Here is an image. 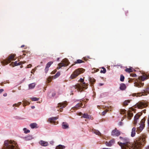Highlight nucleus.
Masks as SVG:
<instances>
[{
    "mask_svg": "<svg viewBox=\"0 0 149 149\" xmlns=\"http://www.w3.org/2000/svg\"><path fill=\"white\" fill-rule=\"evenodd\" d=\"M3 149H19L18 145L15 141L6 140L4 142Z\"/></svg>",
    "mask_w": 149,
    "mask_h": 149,
    "instance_id": "1",
    "label": "nucleus"
},
{
    "mask_svg": "<svg viewBox=\"0 0 149 149\" xmlns=\"http://www.w3.org/2000/svg\"><path fill=\"white\" fill-rule=\"evenodd\" d=\"M84 70L82 68H79L75 70L70 77V79H73L77 77L81 73H83Z\"/></svg>",
    "mask_w": 149,
    "mask_h": 149,
    "instance_id": "2",
    "label": "nucleus"
},
{
    "mask_svg": "<svg viewBox=\"0 0 149 149\" xmlns=\"http://www.w3.org/2000/svg\"><path fill=\"white\" fill-rule=\"evenodd\" d=\"M15 55L11 54L8 57L7 59L6 60H4L1 62L2 64L5 65L10 63L12 61L14 60V57Z\"/></svg>",
    "mask_w": 149,
    "mask_h": 149,
    "instance_id": "3",
    "label": "nucleus"
},
{
    "mask_svg": "<svg viewBox=\"0 0 149 149\" xmlns=\"http://www.w3.org/2000/svg\"><path fill=\"white\" fill-rule=\"evenodd\" d=\"M123 144L125 145L127 148H129L130 149H132V143L130 142V139L127 138H124L123 141Z\"/></svg>",
    "mask_w": 149,
    "mask_h": 149,
    "instance_id": "4",
    "label": "nucleus"
},
{
    "mask_svg": "<svg viewBox=\"0 0 149 149\" xmlns=\"http://www.w3.org/2000/svg\"><path fill=\"white\" fill-rule=\"evenodd\" d=\"M145 120L144 118H143L141 120L140 123L139 124V126L137 128V130L136 131V132H140L143 130L145 127Z\"/></svg>",
    "mask_w": 149,
    "mask_h": 149,
    "instance_id": "5",
    "label": "nucleus"
},
{
    "mask_svg": "<svg viewBox=\"0 0 149 149\" xmlns=\"http://www.w3.org/2000/svg\"><path fill=\"white\" fill-rule=\"evenodd\" d=\"M58 118L57 117H52L48 119V121L50 123L53 124L54 125L57 124L58 122H56V120Z\"/></svg>",
    "mask_w": 149,
    "mask_h": 149,
    "instance_id": "6",
    "label": "nucleus"
},
{
    "mask_svg": "<svg viewBox=\"0 0 149 149\" xmlns=\"http://www.w3.org/2000/svg\"><path fill=\"white\" fill-rule=\"evenodd\" d=\"M120 134V132L116 129H115L112 131L111 135L113 136H118Z\"/></svg>",
    "mask_w": 149,
    "mask_h": 149,
    "instance_id": "7",
    "label": "nucleus"
},
{
    "mask_svg": "<svg viewBox=\"0 0 149 149\" xmlns=\"http://www.w3.org/2000/svg\"><path fill=\"white\" fill-rule=\"evenodd\" d=\"M65 104H63L61 103H59L58 104L57 107H56L57 109L58 108V109H57V110L58 111H62L63 109V108L65 107Z\"/></svg>",
    "mask_w": 149,
    "mask_h": 149,
    "instance_id": "8",
    "label": "nucleus"
},
{
    "mask_svg": "<svg viewBox=\"0 0 149 149\" xmlns=\"http://www.w3.org/2000/svg\"><path fill=\"white\" fill-rule=\"evenodd\" d=\"M83 104L82 103H78L74 107H73L71 110H77L79 108L81 107L82 108H84V106H83Z\"/></svg>",
    "mask_w": 149,
    "mask_h": 149,
    "instance_id": "9",
    "label": "nucleus"
},
{
    "mask_svg": "<svg viewBox=\"0 0 149 149\" xmlns=\"http://www.w3.org/2000/svg\"><path fill=\"white\" fill-rule=\"evenodd\" d=\"M115 141L114 139H112L109 142L106 141L105 143V144L107 146L110 147L114 143Z\"/></svg>",
    "mask_w": 149,
    "mask_h": 149,
    "instance_id": "10",
    "label": "nucleus"
},
{
    "mask_svg": "<svg viewBox=\"0 0 149 149\" xmlns=\"http://www.w3.org/2000/svg\"><path fill=\"white\" fill-rule=\"evenodd\" d=\"M141 115V114H136L135 116H134V124L135 125H136L137 120L139 119V117H140Z\"/></svg>",
    "mask_w": 149,
    "mask_h": 149,
    "instance_id": "11",
    "label": "nucleus"
},
{
    "mask_svg": "<svg viewBox=\"0 0 149 149\" xmlns=\"http://www.w3.org/2000/svg\"><path fill=\"white\" fill-rule=\"evenodd\" d=\"M148 105L145 102H141L138 105L139 108L141 109L143 107H145Z\"/></svg>",
    "mask_w": 149,
    "mask_h": 149,
    "instance_id": "12",
    "label": "nucleus"
},
{
    "mask_svg": "<svg viewBox=\"0 0 149 149\" xmlns=\"http://www.w3.org/2000/svg\"><path fill=\"white\" fill-rule=\"evenodd\" d=\"M149 91V86L146 89L144 90H143L142 91V93H140L139 94H138V96H142V95H144V93H146L148 91Z\"/></svg>",
    "mask_w": 149,
    "mask_h": 149,
    "instance_id": "13",
    "label": "nucleus"
},
{
    "mask_svg": "<svg viewBox=\"0 0 149 149\" xmlns=\"http://www.w3.org/2000/svg\"><path fill=\"white\" fill-rule=\"evenodd\" d=\"M39 143L42 146H47L48 144L47 142L42 140L39 141Z\"/></svg>",
    "mask_w": 149,
    "mask_h": 149,
    "instance_id": "14",
    "label": "nucleus"
},
{
    "mask_svg": "<svg viewBox=\"0 0 149 149\" xmlns=\"http://www.w3.org/2000/svg\"><path fill=\"white\" fill-rule=\"evenodd\" d=\"M118 143L122 149H130L129 148H127L125 145L123 144V142H118Z\"/></svg>",
    "mask_w": 149,
    "mask_h": 149,
    "instance_id": "15",
    "label": "nucleus"
},
{
    "mask_svg": "<svg viewBox=\"0 0 149 149\" xmlns=\"http://www.w3.org/2000/svg\"><path fill=\"white\" fill-rule=\"evenodd\" d=\"M65 60L64 59L63 62H62L61 63L58 64V66L57 67V69L58 70L60 69L61 67L65 66Z\"/></svg>",
    "mask_w": 149,
    "mask_h": 149,
    "instance_id": "16",
    "label": "nucleus"
},
{
    "mask_svg": "<svg viewBox=\"0 0 149 149\" xmlns=\"http://www.w3.org/2000/svg\"><path fill=\"white\" fill-rule=\"evenodd\" d=\"M21 65V62H19L17 63V61H15V62H12L10 64V65H12L13 67H14L15 66H17L18 65Z\"/></svg>",
    "mask_w": 149,
    "mask_h": 149,
    "instance_id": "17",
    "label": "nucleus"
},
{
    "mask_svg": "<svg viewBox=\"0 0 149 149\" xmlns=\"http://www.w3.org/2000/svg\"><path fill=\"white\" fill-rule=\"evenodd\" d=\"M131 133V136L132 137L135 136L136 134V128L135 127H134L132 128Z\"/></svg>",
    "mask_w": 149,
    "mask_h": 149,
    "instance_id": "18",
    "label": "nucleus"
},
{
    "mask_svg": "<svg viewBox=\"0 0 149 149\" xmlns=\"http://www.w3.org/2000/svg\"><path fill=\"white\" fill-rule=\"evenodd\" d=\"M30 126L31 128L33 129L34 128H37L38 127L37 126L38 125L36 123H31Z\"/></svg>",
    "mask_w": 149,
    "mask_h": 149,
    "instance_id": "19",
    "label": "nucleus"
},
{
    "mask_svg": "<svg viewBox=\"0 0 149 149\" xmlns=\"http://www.w3.org/2000/svg\"><path fill=\"white\" fill-rule=\"evenodd\" d=\"M126 88L125 85L123 83L121 84H120V89L121 90H125Z\"/></svg>",
    "mask_w": 149,
    "mask_h": 149,
    "instance_id": "20",
    "label": "nucleus"
},
{
    "mask_svg": "<svg viewBox=\"0 0 149 149\" xmlns=\"http://www.w3.org/2000/svg\"><path fill=\"white\" fill-rule=\"evenodd\" d=\"M84 118H86L88 119H90L91 118V117L89 115L86 113H84L83 114V116L82 117Z\"/></svg>",
    "mask_w": 149,
    "mask_h": 149,
    "instance_id": "21",
    "label": "nucleus"
},
{
    "mask_svg": "<svg viewBox=\"0 0 149 149\" xmlns=\"http://www.w3.org/2000/svg\"><path fill=\"white\" fill-rule=\"evenodd\" d=\"M65 148V146L61 145H59L57 146L55 149H64Z\"/></svg>",
    "mask_w": 149,
    "mask_h": 149,
    "instance_id": "22",
    "label": "nucleus"
},
{
    "mask_svg": "<svg viewBox=\"0 0 149 149\" xmlns=\"http://www.w3.org/2000/svg\"><path fill=\"white\" fill-rule=\"evenodd\" d=\"M23 106L25 107L26 105H29L30 104L29 102L27 101L26 100H23L22 101Z\"/></svg>",
    "mask_w": 149,
    "mask_h": 149,
    "instance_id": "23",
    "label": "nucleus"
},
{
    "mask_svg": "<svg viewBox=\"0 0 149 149\" xmlns=\"http://www.w3.org/2000/svg\"><path fill=\"white\" fill-rule=\"evenodd\" d=\"M36 84L34 83H33L29 85V87L30 89L33 88L35 86Z\"/></svg>",
    "mask_w": 149,
    "mask_h": 149,
    "instance_id": "24",
    "label": "nucleus"
},
{
    "mask_svg": "<svg viewBox=\"0 0 149 149\" xmlns=\"http://www.w3.org/2000/svg\"><path fill=\"white\" fill-rule=\"evenodd\" d=\"M82 83V86L83 88L86 89L87 88V85L86 84L85 82L83 81V82H81Z\"/></svg>",
    "mask_w": 149,
    "mask_h": 149,
    "instance_id": "25",
    "label": "nucleus"
},
{
    "mask_svg": "<svg viewBox=\"0 0 149 149\" xmlns=\"http://www.w3.org/2000/svg\"><path fill=\"white\" fill-rule=\"evenodd\" d=\"M134 70V69H132L131 68H127V69H125V71L126 72H127L130 73L133 72Z\"/></svg>",
    "mask_w": 149,
    "mask_h": 149,
    "instance_id": "26",
    "label": "nucleus"
},
{
    "mask_svg": "<svg viewBox=\"0 0 149 149\" xmlns=\"http://www.w3.org/2000/svg\"><path fill=\"white\" fill-rule=\"evenodd\" d=\"M60 75V73L59 72H58L54 76H53V78L54 79H55L58 77Z\"/></svg>",
    "mask_w": 149,
    "mask_h": 149,
    "instance_id": "27",
    "label": "nucleus"
},
{
    "mask_svg": "<svg viewBox=\"0 0 149 149\" xmlns=\"http://www.w3.org/2000/svg\"><path fill=\"white\" fill-rule=\"evenodd\" d=\"M147 77L146 75H143L141 77V79L142 81H144L147 79Z\"/></svg>",
    "mask_w": 149,
    "mask_h": 149,
    "instance_id": "28",
    "label": "nucleus"
},
{
    "mask_svg": "<svg viewBox=\"0 0 149 149\" xmlns=\"http://www.w3.org/2000/svg\"><path fill=\"white\" fill-rule=\"evenodd\" d=\"M53 62L52 61H49L46 64V67L49 68L51 65L53 63Z\"/></svg>",
    "mask_w": 149,
    "mask_h": 149,
    "instance_id": "29",
    "label": "nucleus"
},
{
    "mask_svg": "<svg viewBox=\"0 0 149 149\" xmlns=\"http://www.w3.org/2000/svg\"><path fill=\"white\" fill-rule=\"evenodd\" d=\"M102 68L103 70H101L100 71V73H104V74L106 72V69L104 68L103 67H102Z\"/></svg>",
    "mask_w": 149,
    "mask_h": 149,
    "instance_id": "30",
    "label": "nucleus"
},
{
    "mask_svg": "<svg viewBox=\"0 0 149 149\" xmlns=\"http://www.w3.org/2000/svg\"><path fill=\"white\" fill-rule=\"evenodd\" d=\"M32 139V137L31 136H28L25 137V139L26 140H29Z\"/></svg>",
    "mask_w": 149,
    "mask_h": 149,
    "instance_id": "31",
    "label": "nucleus"
},
{
    "mask_svg": "<svg viewBox=\"0 0 149 149\" xmlns=\"http://www.w3.org/2000/svg\"><path fill=\"white\" fill-rule=\"evenodd\" d=\"M130 102V101L129 100L125 101L123 103L124 105H127Z\"/></svg>",
    "mask_w": 149,
    "mask_h": 149,
    "instance_id": "32",
    "label": "nucleus"
},
{
    "mask_svg": "<svg viewBox=\"0 0 149 149\" xmlns=\"http://www.w3.org/2000/svg\"><path fill=\"white\" fill-rule=\"evenodd\" d=\"M83 62V61L80 59H78L75 62V63H80Z\"/></svg>",
    "mask_w": 149,
    "mask_h": 149,
    "instance_id": "33",
    "label": "nucleus"
},
{
    "mask_svg": "<svg viewBox=\"0 0 149 149\" xmlns=\"http://www.w3.org/2000/svg\"><path fill=\"white\" fill-rule=\"evenodd\" d=\"M124 77L123 75H121L120 76V81H124Z\"/></svg>",
    "mask_w": 149,
    "mask_h": 149,
    "instance_id": "34",
    "label": "nucleus"
},
{
    "mask_svg": "<svg viewBox=\"0 0 149 149\" xmlns=\"http://www.w3.org/2000/svg\"><path fill=\"white\" fill-rule=\"evenodd\" d=\"M93 132L97 135H99L101 133L100 132L97 130H95Z\"/></svg>",
    "mask_w": 149,
    "mask_h": 149,
    "instance_id": "35",
    "label": "nucleus"
},
{
    "mask_svg": "<svg viewBox=\"0 0 149 149\" xmlns=\"http://www.w3.org/2000/svg\"><path fill=\"white\" fill-rule=\"evenodd\" d=\"M22 103L21 102H19L17 104H15L13 105V106L14 107V106H15L16 107H18Z\"/></svg>",
    "mask_w": 149,
    "mask_h": 149,
    "instance_id": "36",
    "label": "nucleus"
},
{
    "mask_svg": "<svg viewBox=\"0 0 149 149\" xmlns=\"http://www.w3.org/2000/svg\"><path fill=\"white\" fill-rule=\"evenodd\" d=\"M39 100V98L36 97H34L31 98V100L32 101H37Z\"/></svg>",
    "mask_w": 149,
    "mask_h": 149,
    "instance_id": "37",
    "label": "nucleus"
},
{
    "mask_svg": "<svg viewBox=\"0 0 149 149\" xmlns=\"http://www.w3.org/2000/svg\"><path fill=\"white\" fill-rule=\"evenodd\" d=\"M23 130L24 131V133L26 134L29 133L30 132L29 130H27L26 131V128H24Z\"/></svg>",
    "mask_w": 149,
    "mask_h": 149,
    "instance_id": "38",
    "label": "nucleus"
},
{
    "mask_svg": "<svg viewBox=\"0 0 149 149\" xmlns=\"http://www.w3.org/2000/svg\"><path fill=\"white\" fill-rule=\"evenodd\" d=\"M53 78V76L52 77H49L47 79V81H48L49 82H50L52 80V79Z\"/></svg>",
    "mask_w": 149,
    "mask_h": 149,
    "instance_id": "39",
    "label": "nucleus"
},
{
    "mask_svg": "<svg viewBox=\"0 0 149 149\" xmlns=\"http://www.w3.org/2000/svg\"><path fill=\"white\" fill-rule=\"evenodd\" d=\"M128 118L129 119H131V117H132L133 116V114H131L129 113H128Z\"/></svg>",
    "mask_w": 149,
    "mask_h": 149,
    "instance_id": "40",
    "label": "nucleus"
},
{
    "mask_svg": "<svg viewBox=\"0 0 149 149\" xmlns=\"http://www.w3.org/2000/svg\"><path fill=\"white\" fill-rule=\"evenodd\" d=\"M134 86L136 87H141L140 84L139 83H136V84H135Z\"/></svg>",
    "mask_w": 149,
    "mask_h": 149,
    "instance_id": "41",
    "label": "nucleus"
},
{
    "mask_svg": "<svg viewBox=\"0 0 149 149\" xmlns=\"http://www.w3.org/2000/svg\"><path fill=\"white\" fill-rule=\"evenodd\" d=\"M95 81L96 80L94 79H90V81L91 83H93L94 82H95Z\"/></svg>",
    "mask_w": 149,
    "mask_h": 149,
    "instance_id": "42",
    "label": "nucleus"
},
{
    "mask_svg": "<svg viewBox=\"0 0 149 149\" xmlns=\"http://www.w3.org/2000/svg\"><path fill=\"white\" fill-rule=\"evenodd\" d=\"M108 111V110H107L106 111H104L102 112V115L103 116H104L106 113Z\"/></svg>",
    "mask_w": 149,
    "mask_h": 149,
    "instance_id": "43",
    "label": "nucleus"
},
{
    "mask_svg": "<svg viewBox=\"0 0 149 149\" xmlns=\"http://www.w3.org/2000/svg\"><path fill=\"white\" fill-rule=\"evenodd\" d=\"M62 127L64 129H65V124L64 122H63L62 123Z\"/></svg>",
    "mask_w": 149,
    "mask_h": 149,
    "instance_id": "44",
    "label": "nucleus"
},
{
    "mask_svg": "<svg viewBox=\"0 0 149 149\" xmlns=\"http://www.w3.org/2000/svg\"><path fill=\"white\" fill-rule=\"evenodd\" d=\"M48 70H49V68L46 67L45 69V73H47L48 72Z\"/></svg>",
    "mask_w": 149,
    "mask_h": 149,
    "instance_id": "45",
    "label": "nucleus"
},
{
    "mask_svg": "<svg viewBox=\"0 0 149 149\" xmlns=\"http://www.w3.org/2000/svg\"><path fill=\"white\" fill-rule=\"evenodd\" d=\"M56 71L57 70L56 69H55L52 72L51 74H54L56 72Z\"/></svg>",
    "mask_w": 149,
    "mask_h": 149,
    "instance_id": "46",
    "label": "nucleus"
},
{
    "mask_svg": "<svg viewBox=\"0 0 149 149\" xmlns=\"http://www.w3.org/2000/svg\"><path fill=\"white\" fill-rule=\"evenodd\" d=\"M79 81H80V82H83L84 81V79H82V78H80Z\"/></svg>",
    "mask_w": 149,
    "mask_h": 149,
    "instance_id": "47",
    "label": "nucleus"
},
{
    "mask_svg": "<svg viewBox=\"0 0 149 149\" xmlns=\"http://www.w3.org/2000/svg\"><path fill=\"white\" fill-rule=\"evenodd\" d=\"M123 123L121 121L119 123V125L120 126H122V125H123Z\"/></svg>",
    "mask_w": 149,
    "mask_h": 149,
    "instance_id": "48",
    "label": "nucleus"
},
{
    "mask_svg": "<svg viewBox=\"0 0 149 149\" xmlns=\"http://www.w3.org/2000/svg\"><path fill=\"white\" fill-rule=\"evenodd\" d=\"M32 66V65L31 64H29L27 65V68H31Z\"/></svg>",
    "mask_w": 149,
    "mask_h": 149,
    "instance_id": "49",
    "label": "nucleus"
},
{
    "mask_svg": "<svg viewBox=\"0 0 149 149\" xmlns=\"http://www.w3.org/2000/svg\"><path fill=\"white\" fill-rule=\"evenodd\" d=\"M4 90L3 89H0V93L2 92Z\"/></svg>",
    "mask_w": 149,
    "mask_h": 149,
    "instance_id": "50",
    "label": "nucleus"
},
{
    "mask_svg": "<svg viewBox=\"0 0 149 149\" xmlns=\"http://www.w3.org/2000/svg\"><path fill=\"white\" fill-rule=\"evenodd\" d=\"M20 62H21V64H24L26 63V61H21Z\"/></svg>",
    "mask_w": 149,
    "mask_h": 149,
    "instance_id": "51",
    "label": "nucleus"
},
{
    "mask_svg": "<svg viewBox=\"0 0 149 149\" xmlns=\"http://www.w3.org/2000/svg\"><path fill=\"white\" fill-rule=\"evenodd\" d=\"M119 138L120 139H121V140H122L123 141L124 138H123L121 136H120Z\"/></svg>",
    "mask_w": 149,
    "mask_h": 149,
    "instance_id": "52",
    "label": "nucleus"
},
{
    "mask_svg": "<svg viewBox=\"0 0 149 149\" xmlns=\"http://www.w3.org/2000/svg\"><path fill=\"white\" fill-rule=\"evenodd\" d=\"M68 59L66 58V62H65V63H66V67L68 65L67 64V61H68Z\"/></svg>",
    "mask_w": 149,
    "mask_h": 149,
    "instance_id": "53",
    "label": "nucleus"
},
{
    "mask_svg": "<svg viewBox=\"0 0 149 149\" xmlns=\"http://www.w3.org/2000/svg\"><path fill=\"white\" fill-rule=\"evenodd\" d=\"M68 128V124L66 123V129Z\"/></svg>",
    "mask_w": 149,
    "mask_h": 149,
    "instance_id": "54",
    "label": "nucleus"
},
{
    "mask_svg": "<svg viewBox=\"0 0 149 149\" xmlns=\"http://www.w3.org/2000/svg\"><path fill=\"white\" fill-rule=\"evenodd\" d=\"M126 111L125 110H123V111H121V113H124L126 112Z\"/></svg>",
    "mask_w": 149,
    "mask_h": 149,
    "instance_id": "55",
    "label": "nucleus"
},
{
    "mask_svg": "<svg viewBox=\"0 0 149 149\" xmlns=\"http://www.w3.org/2000/svg\"><path fill=\"white\" fill-rule=\"evenodd\" d=\"M35 69H33L32 70V71H31V73H32V72H34L35 71Z\"/></svg>",
    "mask_w": 149,
    "mask_h": 149,
    "instance_id": "56",
    "label": "nucleus"
},
{
    "mask_svg": "<svg viewBox=\"0 0 149 149\" xmlns=\"http://www.w3.org/2000/svg\"><path fill=\"white\" fill-rule=\"evenodd\" d=\"M7 94L6 93H4L3 95V96L5 97L6 96H7Z\"/></svg>",
    "mask_w": 149,
    "mask_h": 149,
    "instance_id": "57",
    "label": "nucleus"
},
{
    "mask_svg": "<svg viewBox=\"0 0 149 149\" xmlns=\"http://www.w3.org/2000/svg\"><path fill=\"white\" fill-rule=\"evenodd\" d=\"M55 95H56V94L55 93H53L52 94V96L54 97V96H55Z\"/></svg>",
    "mask_w": 149,
    "mask_h": 149,
    "instance_id": "58",
    "label": "nucleus"
},
{
    "mask_svg": "<svg viewBox=\"0 0 149 149\" xmlns=\"http://www.w3.org/2000/svg\"><path fill=\"white\" fill-rule=\"evenodd\" d=\"M136 76H137V75H136V74H133V77H136Z\"/></svg>",
    "mask_w": 149,
    "mask_h": 149,
    "instance_id": "59",
    "label": "nucleus"
},
{
    "mask_svg": "<svg viewBox=\"0 0 149 149\" xmlns=\"http://www.w3.org/2000/svg\"><path fill=\"white\" fill-rule=\"evenodd\" d=\"M146 149H149V145L146 148Z\"/></svg>",
    "mask_w": 149,
    "mask_h": 149,
    "instance_id": "60",
    "label": "nucleus"
},
{
    "mask_svg": "<svg viewBox=\"0 0 149 149\" xmlns=\"http://www.w3.org/2000/svg\"><path fill=\"white\" fill-rule=\"evenodd\" d=\"M24 47V45H22L21 46V48H22V47Z\"/></svg>",
    "mask_w": 149,
    "mask_h": 149,
    "instance_id": "61",
    "label": "nucleus"
},
{
    "mask_svg": "<svg viewBox=\"0 0 149 149\" xmlns=\"http://www.w3.org/2000/svg\"><path fill=\"white\" fill-rule=\"evenodd\" d=\"M103 85V84H102V83H100V86H102Z\"/></svg>",
    "mask_w": 149,
    "mask_h": 149,
    "instance_id": "62",
    "label": "nucleus"
},
{
    "mask_svg": "<svg viewBox=\"0 0 149 149\" xmlns=\"http://www.w3.org/2000/svg\"><path fill=\"white\" fill-rule=\"evenodd\" d=\"M141 85H142V86H143L144 84V83H141Z\"/></svg>",
    "mask_w": 149,
    "mask_h": 149,
    "instance_id": "63",
    "label": "nucleus"
},
{
    "mask_svg": "<svg viewBox=\"0 0 149 149\" xmlns=\"http://www.w3.org/2000/svg\"><path fill=\"white\" fill-rule=\"evenodd\" d=\"M35 108V107H34V106H32V108H33H33Z\"/></svg>",
    "mask_w": 149,
    "mask_h": 149,
    "instance_id": "64",
    "label": "nucleus"
}]
</instances>
